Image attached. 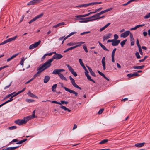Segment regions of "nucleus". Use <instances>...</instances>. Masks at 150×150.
Instances as JSON below:
<instances>
[{
	"label": "nucleus",
	"mask_w": 150,
	"mask_h": 150,
	"mask_svg": "<svg viewBox=\"0 0 150 150\" xmlns=\"http://www.w3.org/2000/svg\"><path fill=\"white\" fill-rule=\"evenodd\" d=\"M150 17V12L148 14L144 16V18L145 19H148Z\"/></svg>",
	"instance_id": "37998d69"
},
{
	"label": "nucleus",
	"mask_w": 150,
	"mask_h": 150,
	"mask_svg": "<svg viewBox=\"0 0 150 150\" xmlns=\"http://www.w3.org/2000/svg\"><path fill=\"white\" fill-rule=\"evenodd\" d=\"M25 89H26V88L25 87L23 89H22V90L19 91L17 93H16V94L17 95H18V94H19V93H21L23 92L25 90Z\"/></svg>",
	"instance_id": "a19ab883"
},
{
	"label": "nucleus",
	"mask_w": 150,
	"mask_h": 150,
	"mask_svg": "<svg viewBox=\"0 0 150 150\" xmlns=\"http://www.w3.org/2000/svg\"><path fill=\"white\" fill-rule=\"evenodd\" d=\"M112 35L111 33H109L103 36V40L105 41L109 39Z\"/></svg>",
	"instance_id": "2eb2a0df"
},
{
	"label": "nucleus",
	"mask_w": 150,
	"mask_h": 150,
	"mask_svg": "<svg viewBox=\"0 0 150 150\" xmlns=\"http://www.w3.org/2000/svg\"><path fill=\"white\" fill-rule=\"evenodd\" d=\"M77 45H78V46H81L82 44H83L85 43L84 42H80L76 43Z\"/></svg>",
	"instance_id": "de8ad7c7"
},
{
	"label": "nucleus",
	"mask_w": 150,
	"mask_h": 150,
	"mask_svg": "<svg viewBox=\"0 0 150 150\" xmlns=\"http://www.w3.org/2000/svg\"><path fill=\"white\" fill-rule=\"evenodd\" d=\"M90 15L89 13L88 14H85V15H77L75 16V17L76 18H81V17H83L87 16H88Z\"/></svg>",
	"instance_id": "bb28decb"
},
{
	"label": "nucleus",
	"mask_w": 150,
	"mask_h": 150,
	"mask_svg": "<svg viewBox=\"0 0 150 150\" xmlns=\"http://www.w3.org/2000/svg\"><path fill=\"white\" fill-rule=\"evenodd\" d=\"M69 78L70 80L71 81L72 85L74 87L80 90L82 89L80 87L75 83V80L72 78L71 76H70Z\"/></svg>",
	"instance_id": "39448f33"
},
{
	"label": "nucleus",
	"mask_w": 150,
	"mask_h": 150,
	"mask_svg": "<svg viewBox=\"0 0 150 150\" xmlns=\"http://www.w3.org/2000/svg\"><path fill=\"white\" fill-rule=\"evenodd\" d=\"M135 55L137 59H139L141 58V57L140 56L139 53L138 52H136Z\"/></svg>",
	"instance_id": "c03bdc74"
},
{
	"label": "nucleus",
	"mask_w": 150,
	"mask_h": 150,
	"mask_svg": "<svg viewBox=\"0 0 150 150\" xmlns=\"http://www.w3.org/2000/svg\"><path fill=\"white\" fill-rule=\"evenodd\" d=\"M132 74L133 76H139V74L137 72H134Z\"/></svg>",
	"instance_id": "5fc2aeb1"
},
{
	"label": "nucleus",
	"mask_w": 150,
	"mask_h": 150,
	"mask_svg": "<svg viewBox=\"0 0 150 150\" xmlns=\"http://www.w3.org/2000/svg\"><path fill=\"white\" fill-rule=\"evenodd\" d=\"M76 33V32H72L71 33H70L68 35H69V37H70V36H71V35H73Z\"/></svg>",
	"instance_id": "774afa93"
},
{
	"label": "nucleus",
	"mask_w": 150,
	"mask_h": 150,
	"mask_svg": "<svg viewBox=\"0 0 150 150\" xmlns=\"http://www.w3.org/2000/svg\"><path fill=\"white\" fill-rule=\"evenodd\" d=\"M112 8H109V9H108L106 10H104L103 11H102L101 12H100L98 13L99 15H101V14H103L106 12H107L111 10L112 9Z\"/></svg>",
	"instance_id": "5701e85b"
},
{
	"label": "nucleus",
	"mask_w": 150,
	"mask_h": 150,
	"mask_svg": "<svg viewBox=\"0 0 150 150\" xmlns=\"http://www.w3.org/2000/svg\"><path fill=\"white\" fill-rule=\"evenodd\" d=\"M144 65L138 66H134L133 67V68L134 69H142L144 68Z\"/></svg>",
	"instance_id": "c85d7f7f"
},
{
	"label": "nucleus",
	"mask_w": 150,
	"mask_h": 150,
	"mask_svg": "<svg viewBox=\"0 0 150 150\" xmlns=\"http://www.w3.org/2000/svg\"><path fill=\"white\" fill-rule=\"evenodd\" d=\"M50 79V77L49 76H46L44 78L43 81L45 83H47Z\"/></svg>",
	"instance_id": "6ab92c4d"
},
{
	"label": "nucleus",
	"mask_w": 150,
	"mask_h": 150,
	"mask_svg": "<svg viewBox=\"0 0 150 150\" xmlns=\"http://www.w3.org/2000/svg\"><path fill=\"white\" fill-rule=\"evenodd\" d=\"M18 54V53H17L15 55H13L10 58H9L8 59H7V62H8L9 61H10L11 60L13 59V58L15 57L16 56H17Z\"/></svg>",
	"instance_id": "a878e982"
},
{
	"label": "nucleus",
	"mask_w": 150,
	"mask_h": 150,
	"mask_svg": "<svg viewBox=\"0 0 150 150\" xmlns=\"http://www.w3.org/2000/svg\"><path fill=\"white\" fill-rule=\"evenodd\" d=\"M19 146H16L14 147H10L6 148L7 150H14L16 148H18Z\"/></svg>",
	"instance_id": "72a5a7b5"
},
{
	"label": "nucleus",
	"mask_w": 150,
	"mask_h": 150,
	"mask_svg": "<svg viewBox=\"0 0 150 150\" xmlns=\"http://www.w3.org/2000/svg\"><path fill=\"white\" fill-rule=\"evenodd\" d=\"M27 140V139H25L23 140H20L19 141H18V142L16 143V144H22L23 143L25 142Z\"/></svg>",
	"instance_id": "c756f323"
},
{
	"label": "nucleus",
	"mask_w": 150,
	"mask_h": 150,
	"mask_svg": "<svg viewBox=\"0 0 150 150\" xmlns=\"http://www.w3.org/2000/svg\"><path fill=\"white\" fill-rule=\"evenodd\" d=\"M139 53H140V54L141 55H142L143 53L142 52V50L141 48V47H139Z\"/></svg>",
	"instance_id": "e2e57ef3"
},
{
	"label": "nucleus",
	"mask_w": 150,
	"mask_h": 150,
	"mask_svg": "<svg viewBox=\"0 0 150 150\" xmlns=\"http://www.w3.org/2000/svg\"><path fill=\"white\" fill-rule=\"evenodd\" d=\"M63 88L66 91L69 92L70 93L74 94L76 96H77L78 95V93L75 92L74 90L69 89L66 87H63Z\"/></svg>",
	"instance_id": "9b49d317"
},
{
	"label": "nucleus",
	"mask_w": 150,
	"mask_h": 150,
	"mask_svg": "<svg viewBox=\"0 0 150 150\" xmlns=\"http://www.w3.org/2000/svg\"><path fill=\"white\" fill-rule=\"evenodd\" d=\"M43 15V13H42L38 15L37 16L34 18L33 19H31L29 22V23L30 24L32 22H34L36 20L41 18Z\"/></svg>",
	"instance_id": "1a4fd4ad"
},
{
	"label": "nucleus",
	"mask_w": 150,
	"mask_h": 150,
	"mask_svg": "<svg viewBox=\"0 0 150 150\" xmlns=\"http://www.w3.org/2000/svg\"><path fill=\"white\" fill-rule=\"evenodd\" d=\"M40 72H39L38 71V72L34 75L33 78L34 79V78H36V77L39 76H40Z\"/></svg>",
	"instance_id": "ea45409f"
},
{
	"label": "nucleus",
	"mask_w": 150,
	"mask_h": 150,
	"mask_svg": "<svg viewBox=\"0 0 150 150\" xmlns=\"http://www.w3.org/2000/svg\"><path fill=\"white\" fill-rule=\"evenodd\" d=\"M102 2H93L92 3H90L88 4H81L79 5H78L76 6V7H86L90 5H94L97 4H101Z\"/></svg>",
	"instance_id": "f03ea898"
},
{
	"label": "nucleus",
	"mask_w": 150,
	"mask_h": 150,
	"mask_svg": "<svg viewBox=\"0 0 150 150\" xmlns=\"http://www.w3.org/2000/svg\"><path fill=\"white\" fill-rule=\"evenodd\" d=\"M120 42V40H114V39H113V41L112 43V45L113 46H116L118 45Z\"/></svg>",
	"instance_id": "dca6fc26"
},
{
	"label": "nucleus",
	"mask_w": 150,
	"mask_h": 150,
	"mask_svg": "<svg viewBox=\"0 0 150 150\" xmlns=\"http://www.w3.org/2000/svg\"><path fill=\"white\" fill-rule=\"evenodd\" d=\"M59 76L61 79L64 80L66 81H67V79L61 73Z\"/></svg>",
	"instance_id": "cd10ccee"
},
{
	"label": "nucleus",
	"mask_w": 150,
	"mask_h": 150,
	"mask_svg": "<svg viewBox=\"0 0 150 150\" xmlns=\"http://www.w3.org/2000/svg\"><path fill=\"white\" fill-rule=\"evenodd\" d=\"M41 42V41L39 40L38 42L35 43L31 45L29 47L30 49H32L36 48L38 46Z\"/></svg>",
	"instance_id": "6e6552de"
},
{
	"label": "nucleus",
	"mask_w": 150,
	"mask_h": 150,
	"mask_svg": "<svg viewBox=\"0 0 150 150\" xmlns=\"http://www.w3.org/2000/svg\"><path fill=\"white\" fill-rule=\"evenodd\" d=\"M57 85L55 84L52 87V90L53 92H55L56 91L55 89L57 88Z\"/></svg>",
	"instance_id": "2f4dec72"
},
{
	"label": "nucleus",
	"mask_w": 150,
	"mask_h": 150,
	"mask_svg": "<svg viewBox=\"0 0 150 150\" xmlns=\"http://www.w3.org/2000/svg\"><path fill=\"white\" fill-rule=\"evenodd\" d=\"M79 62L80 64L82 66H83L84 65L83 62H82V60L81 59H79Z\"/></svg>",
	"instance_id": "a18cd8bd"
},
{
	"label": "nucleus",
	"mask_w": 150,
	"mask_h": 150,
	"mask_svg": "<svg viewBox=\"0 0 150 150\" xmlns=\"http://www.w3.org/2000/svg\"><path fill=\"white\" fill-rule=\"evenodd\" d=\"M114 40L115 39V40H117L118 38V36L117 34H115L114 35Z\"/></svg>",
	"instance_id": "338daca9"
},
{
	"label": "nucleus",
	"mask_w": 150,
	"mask_h": 150,
	"mask_svg": "<svg viewBox=\"0 0 150 150\" xmlns=\"http://www.w3.org/2000/svg\"><path fill=\"white\" fill-rule=\"evenodd\" d=\"M104 110L103 109H101L100 110L99 112H98V114H101L103 112Z\"/></svg>",
	"instance_id": "680f3d73"
},
{
	"label": "nucleus",
	"mask_w": 150,
	"mask_h": 150,
	"mask_svg": "<svg viewBox=\"0 0 150 150\" xmlns=\"http://www.w3.org/2000/svg\"><path fill=\"white\" fill-rule=\"evenodd\" d=\"M67 66L69 71L71 72L72 74H73L74 76L76 77L77 76V73L75 72L74 71L73 69L71 67V66L68 64L67 65Z\"/></svg>",
	"instance_id": "9d476101"
},
{
	"label": "nucleus",
	"mask_w": 150,
	"mask_h": 150,
	"mask_svg": "<svg viewBox=\"0 0 150 150\" xmlns=\"http://www.w3.org/2000/svg\"><path fill=\"white\" fill-rule=\"evenodd\" d=\"M72 50V49L71 48V47L67 49H66L65 50H64V53H65V52H67L69 50Z\"/></svg>",
	"instance_id": "052dcab7"
},
{
	"label": "nucleus",
	"mask_w": 150,
	"mask_h": 150,
	"mask_svg": "<svg viewBox=\"0 0 150 150\" xmlns=\"http://www.w3.org/2000/svg\"><path fill=\"white\" fill-rule=\"evenodd\" d=\"M148 57V56H145L144 59H141V60H139V61L140 62H143L144 61H145V60Z\"/></svg>",
	"instance_id": "8fccbe9b"
},
{
	"label": "nucleus",
	"mask_w": 150,
	"mask_h": 150,
	"mask_svg": "<svg viewBox=\"0 0 150 150\" xmlns=\"http://www.w3.org/2000/svg\"><path fill=\"white\" fill-rule=\"evenodd\" d=\"M8 67V65H6L3 67H0V71L2 69H4L6 68V67Z\"/></svg>",
	"instance_id": "69168bd1"
},
{
	"label": "nucleus",
	"mask_w": 150,
	"mask_h": 150,
	"mask_svg": "<svg viewBox=\"0 0 150 150\" xmlns=\"http://www.w3.org/2000/svg\"><path fill=\"white\" fill-rule=\"evenodd\" d=\"M65 71V70L63 69H56L53 70L52 74H58L59 75L61 73L60 72Z\"/></svg>",
	"instance_id": "423d86ee"
},
{
	"label": "nucleus",
	"mask_w": 150,
	"mask_h": 150,
	"mask_svg": "<svg viewBox=\"0 0 150 150\" xmlns=\"http://www.w3.org/2000/svg\"><path fill=\"white\" fill-rule=\"evenodd\" d=\"M25 59L24 57H22L21 58V60L20 61V64L21 65H23V63L24 61L25 60Z\"/></svg>",
	"instance_id": "4c0bfd02"
},
{
	"label": "nucleus",
	"mask_w": 150,
	"mask_h": 150,
	"mask_svg": "<svg viewBox=\"0 0 150 150\" xmlns=\"http://www.w3.org/2000/svg\"><path fill=\"white\" fill-rule=\"evenodd\" d=\"M18 140L17 139H15L13 140L12 141H11L10 143V144H12L13 142H18Z\"/></svg>",
	"instance_id": "864d4df0"
},
{
	"label": "nucleus",
	"mask_w": 150,
	"mask_h": 150,
	"mask_svg": "<svg viewBox=\"0 0 150 150\" xmlns=\"http://www.w3.org/2000/svg\"><path fill=\"white\" fill-rule=\"evenodd\" d=\"M17 37V35H16L14 37H12L7 39L8 42L15 40Z\"/></svg>",
	"instance_id": "7c9ffc66"
},
{
	"label": "nucleus",
	"mask_w": 150,
	"mask_h": 150,
	"mask_svg": "<svg viewBox=\"0 0 150 150\" xmlns=\"http://www.w3.org/2000/svg\"><path fill=\"white\" fill-rule=\"evenodd\" d=\"M31 119V117L30 116H28L24 118L23 119H18L15 120L14 122L18 125H21L23 124H26L27 122Z\"/></svg>",
	"instance_id": "f257e3e1"
},
{
	"label": "nucleus",
	"mask_w": 150,
	"mask_h": 150,
	"mask_svg": "<svg viewBox=\"0 0 150 150\" xmlns=\"http://www.w3.org/2000/svg\"><path fill=\"white\" fill-rule=\"evenodd\" d=\"M53 60L51 58L48 59L45 63H44L42 65L46 69L49 68L51 65V62L53 61Z\"/></svg>",
	"instance_id": "7ed1b4c3"
},
{
	"label": "nucleus",
	"mask_w": 150,
	"mask_h": 150,
	"mask_svg": "<svg viewBox=\"0 0 150 150\" xmlns=\"http://www.w3.org/2000/svg\"><path fill=\"white\" fill-rule=\"evenodd\" d=\"M129 1L127 2V3L125 4H123V5L124 6H126V5H127L128 4H130V3H131V2H132L133 1Z\"/></svg>",
	"instance_id": "4d7b16f0"
},
{
	"label": "nucleus",
	"mask_w": 150,
	"mask_h": 150,
	"mask_svg": "<svg viewBox=\"0 0 150 150\" xmlns=\"http://www.w3.org/2000/svg\"><path fill=\"white\" fill-rule=\"evenodd\" d=\"M76 44V43L70 42V43H67V45L68 46H73V45H74Z\"/></svg>",
	"instance_id": "79ce46f5"
},
{
	"label": "nucleus",
	"mask_w": 150,
	"mask_h": 150,
	"mask_svg": "<svg viewBox=\"0 0 150 150\" xmlns=\"http://www.w3.org/2000/svg\"><path fill=\"white\" fill-rule=\"evenodd\" d=\"M144 142L138 143L135 144V146L137 147H142L144 146Z\"/></svg>",
	"instance_id": "412c9836"
},
{
	"label": "nucleus",
	"mask_w": 150,
	"mask_h": 150,
	"mask_svg": "<svg viewBox=\"0 0 150 150\" xmlns=\"http://www.w3.org/2000/svg\"><path fill=\"white\" fill-rule=\"evenodd\" d=\"M136 44L138 48H139V47H141L139 43V39L138 38H137L136 39Z\"/></svg>",
	"instance_id": "09e8293b"
},
{
	"label": "nucleus",
	"mask_w": 150,
	"mask_h": 150,
	"mask_svg": "<svg viewBox=\"0 0 150 150\" xmlns=\"http://www.w3.org/2000/svg\"><path fill=\"white\" fill-rule=\"evenodd\" d=\"M15 92H14L10 94H8V95H7L6 97L4 98V99H5L6 98H9V97H10L11 95H13L14 93H15Z\"/></svg>",
	"instance_id": "49530a36"
},
{
	"label": "nucleus",
	"mask_w": 150,
	"mask_h": 150,
	"mask_svg": "<svg viewBox=\"0 0 150 150\" xmlns=\"http://www.w3.org/2000/svg\"><path fill=\"white\" fill-rule=\"evenodd\" d=\"M102 63L103 67V70H105L106 69L105 58V57H103L102 60Z\"/></svg>",
	"instance_id": "4468645a"
},
{
	"label": "nucleus",
	"mask_w": 150,
	"mask_h": 150,
	"mask_svg": "<svg viewBox=\"0 0 150 150\" xmlns=\"http://www.w3.org/2000/svg\"><path fill=\"white\" fill-rule=\"evenodd\" d=\"M108 141V139H105L102 140L99 143V144H105Z\"/></svg>",
	"instance_id": "f704fd0d"
},
{
	"label": "nucleus",
	"mask_w": 150,
	"mask_h": 150,
	"mask_svg": "<svg viewBox=\"0 0 150 150\" xmlns=\"http://www.w3.org/2000/svg\"><path fill=\"white\" fill-rule=\"evenodd\" d=\"M88 17L86 18H81L79 19L82 20L80 21H79V22L81 23H86L90 21H91V20L89 18H88Z\"/></svg>",
	"instance_id": "f3484780"
},
{
	"label": "nucleus",
	"mask_w": 150,
	"mask_h": 150,
	"mask_svg": "<svg viewBox=\"0 0 150 150\" xmlns=\"http://www.w3.org/2000/svg\"><path fill=\"white\" fill-rule=\"evenodd\" d=\"M86 76L87 77V79L89 81H92L93 83H95V81L92 79L91 78V76L89 74L86 75Z\"/></svg>",
	"instance_id": "473e14b6"
},
{
	"label": "nucleus",
	"mask_w": 150,
	"mask_h": 150,
	"mask_svg": "<svg viewBox=\"0 0 150 150\" xmlns=\"http://www.w3.org/2000/svg\"><path fill=\"white\" fill-rule=\"evenodd\" d=\"M127 41V39H125L123 41H122L121 43L120 44L121 45L122 47H123L124 46V45L125 44L126 42Z\"/></svg>",
	"instance_id": "e433bc0d"
},
{
	"label": "nucleus",
	"mask_w": 150,
	"mask_h": 150,
	"mask_svg": "<svg viewBox=\"0 0 150 150\" xmlns=\"http://www.w3.org/2000/svg\"><path fill=\"white\" fill-rule=\"evenodd\" d=\"M98 43L99 44V45H100L101 47L104 50L107 51H109V50L107 49L105 46L103 45L102 43H101L99 41L98 42Z\"/></svg>",
	"instance_id": "b1692460"
},
{
	"label": "nucleus",
	"mask_w": 150,
	"mask_h": 150,
	"mask_svg": "<svg viewBox=\"0 0 150 150\" xmlns=\"http://www.w3.org/2000/svg\"><path fill=\"white\" fill-rule=\"evenodd\" d=\"M130 33V31L129 30L127 31L124 33H122L120 35L121 37L125 38L128 36Z\"/></svg>",
	"instance_id": "f8f14e48"
},
{
	"label": "nucleus",
	"mask_w": 150,
	"mask_h": 150,
	"mask_svg": "<svg viewBox=\"0 0 150 150\" xmlns=\"http://www.w3.org/2000/svg\"><path fill=\"white\" fill-rule=\"evenodd\" d=\"M26 101L29 103L33 102L34 101V100L31 99H26Z\"/></svg>",
	"instance_id": "3c124183"
},
{
	"label": "nucleus",
	"mask_w": 150,
	"mask_h": 150,
	"mask_svg": "<svg viewBox=\"0 0 150 150\" xmlns=\"http://www.w3.org/2000/svg\"><path fill=\"white\" fill-rule=\"evenodd\" d=\"M65 24V23L64 22H61V23L57 24L56 25H54L53 26V28H56L58 27L64 25Z\"/></svg>",
	"instance_id": "393cba45"
},
{
	"label": "nucleus",
	"mask_w": 150,
	"mask_h": 150,
	"mask_svg": "<svg viewBox=\"0 0 150 150\" xmlns=\"http://www.w3.org/2000/svg\"><path fill=\"white\" fill-rule=\"evenodd\" d=\"M60 108L62 109H63L65 111H67V108L66 107L63 105H61L60 106Z\"/></svg>",
	"instance_id": "13d9d810"
},
{
	"label": "nucleus",
	"mask_w": 150,
	"mask_h": 150,
	"mask_svg": "<svg viewBox=\"0 0 150 150\" xmlns=\"http://www.w3.org/2000/svg\"><path fill=\"white\" fill-rule=\"evenodd\" d=\"M17 96L16 94V93H15V94H14V95H12V96H11V98H10V100L11 101H12L13 100V98L16 96Z\"/></svg>",
	"instance_id": "6e6d98bb"
},
{
	"label": "nucleus",
	"mask_w": 150,
	"mask_h": 150,
	"mask_svg": "<svg viewBox=\"0 0 150 150\" xmlns=\"http://www.w3.org/2000/svg\"><path fill=\"white\" fill-rule=\"evenodd\" d=\"M63 57V56L61 54H56L54 55L51 59L53 61L54 59L59 60L62 58Z\"/></svg>",
	"instance_id": "0eeeda50"
},
{
	"label": "nucleus",
	"mask_w": 150,
	"mask_h": 150,
	"mask_svg": "<svg viewBox=\"0 0 150 150\" xmlns=\"http://www.w3.org/2000/svg\"><path fill=\"white\" fill-rule=\"evenodd\" d=\"M83 48L84 49V50L86 52H88V51L87 50L86 46L85 45H83Z\"/></svg>",
	"instance_id": "603ef678"
},
{
	"label": "nucleus",
	"mask_w": 150,
	"mask_h": 150,
	"mask_svg": "<svg viewBox=\"0 0 150 150\" xmlns=\"http://www.w3.org/2000/svg\"><path fill=\"white\" fill-rule=\"evenodd\" d=\"M35 110L33 111L32 112V116H30L31 117V119L37 117L35 116Z\"/></svg>",
	"instance_id": "c9c22d12"
},
{
	"label": "nucleus",
	"mask_w": 150,
	"mask_h": 150,
	"mask_svg": "<svg viewBox=\"0 0 150 150\" xmlns=\"http://www.w3.org/2000/svg\"><path fill=\"white\" fill-rule=\"evenodd\" d=\"M39 1H31L30 2L28 3L27 5H30L34 4L36 3H38L40 2Z\"/></svg>",
	"instance_id": "aec40b11"
},
{
	"label": "nucleus",
	"mask_w": 150,
	"mask_h": 150,
	"mask_svg": "<svg viewBox=\"0 0 150 150\" xmlns=\"http://www.w3.org/2000/svg\"><path fill=\"white\" fill-rule=\"evenodd\" d=\"M17 128V126H13L9 127H8V129L10 130H12L16 129Z\"/></svg>",
	"instance_id": "58836bf2"
},
{
	"label": "nucleus",
	"mask_w": 150,
	"mask_h": 150,
	"mask_svg": "<svg viewBox=\"0 0 150 150\" xmlns=\"http://www.w3.org/2000/svg\"><path fill=\"white\" fill-rule=\"evenodd\" d=\"M99 17H100V15L98 13L92 16L91 17H89L88 18H89V19H90L93 18H96L94 19L93 20H97L98 19L97 18Z\"/></svg>",
	"instance_id": "a211bd4d"
},
{
	"label": "nucleus",
	"mask_w": 150,
	"mask_h": 150,
	"mask_svg": "<svg viewBox=\"0 0 150 150\" xmlns=\"http://www.w3.org/2000/svg\"><path fill=\"white\" fill-rule=\"evenodd\" d=\"M90 31H87V32H83V33H81L80 34V35H84L85 34H86L88 33H90Z\"/></svg>",
	"instance_id": "0e129e2a"
},
{
	"label": "nucleus",
	"mask_w": 150,
	"mask_h": 150,
	"mask_svg": "<svg viewBox=\"0 0 150 150\" xmlns=\"http://www.w3.org/2000/svg\"><path fill=\"white\" fill-rule=\"evenodd\" d=\"M53 60L51 58L48 59L45 63H44L42 65L46 69L49 68L51 65V62L53 61Z\"/></svg>",
	"instance_id": "20e7f679"
},
{
	"label": "nucleus",
	"mask_w": 150,
	"mask_h": 150,
	"mask_svg": "<svg viewBox=\"0 0 150 150\" xmlns=\"http://www.w3.org/2000/svg\"><path fill=\"white\" fill-rule=\"evenodd\" d=\"M99 74L101 76H102L103 77H105V75L103 74V73L99 71H98Z\"/></svg>",
	"instance_id": "bf43d9fd"
},
{
	"label": "nucleus",
	"mask_w": 150,
	"mask_h": 150,
	"mask_svg": "<svg viewBox=\"0 0 150 150\" xmlns=\"http://www.w3.org/2000/svg\"><path fill=\"white\" fill-rule=\"evenodd\" d=\"M46 69L42 65L39 66L37 69V71L41 73Z\"/></svg>",
	"instance_id": "ddd939ff"
},
{
	"label": "nucleus",
	"mask_w": 150,
	"mask_h": 150,
	"mask_svg": "<svg viewBox=\"0 0 150 150\" xmlns=\"http://www.w3.org/2000/svg\"><path fill=\"white\" fill-rule=\"evenodd\" d=\"M28 94L31 97H35L36 98H38V97H37V96H36L35 95L33 94V93H31L30 91H29L28 92Z\"/></svg>",
	"instance_id": "4be33fe9"
}]
</instances>
